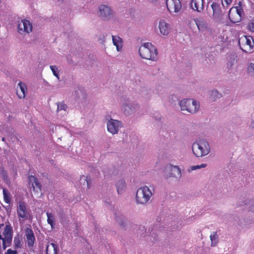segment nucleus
I'll return each instance as SVG.
<instances>
[{
    "instance_id": "obj_24",
    "label": "nucleus",
    "mask_w": 254,
    "mask_h": 254,
    "mask_svg": "<svg viewBox=\"0 0 254 254\" xmlns=\"http://www.w3.org/2000/svg\"><path fill=\"white\" fill-rule=\"evenodd\" d=\"M13 243L14 249H18L22 248L21 238L19 236H16L14 238Z\"/></svg>"
},
{
    "instance_id": "obj_21",
    "label": "nucleus",
    "mask_w": 254,
    "mask_h": 254,
    "mask_svg": "<svg viewBox=\"0 0 254 254\" xmlns=\"http://www.w3.org/2000/svg\"><path fill=\"white\" fill-rule=\"evenodd\" d=\"M46 254H57V246L54 243L48 245L46 248Z\"/></svg>"
},
{
    "instance_id": "obj_31",
    "label": "nucleus",
    "mask_w": 254,
    "mask_h": 254,
    "mask_svg": "<svg viewBox=\"0 0 254 254\" xmlns=\"http://www.w3.org/2000/svg\"><path fill=\"white\" fill-rule=\"evenodd\" d=\"M247 29L251 32H254V19H252L249 22Z\"/></svg>"
},
{
    "instance_id": "obj_33",
    "label": "nucleus",
    "mask_w": 254,
    "mask_h": 254,
    "mask_svg": "<svg viewBox=\"0 0 254 254\" xmlns=\"http://www.w3.org/2000/svg\"><path fill=\"white\" fill-rule=\"evenodd\" d=\"M12 237H4L2 239V241L5 242L7 244V246L11 245Z\"/></svg>"
},
{
    "instance_id": "obj_13",
    "label": "nucleus",
    "mask_w": 254,
    "mask_h": 254,
    "mask_svg": "<svg viewBox=\"0 0 254 254\" xmlns=\"http://www.w3.org/2000/svg\"><path fill=\"white\" fill-rule=\"evenodd\" d=\"M191 8L198 12H201L204 9V0H191Z\"/></svg>"
},
{
    "instance_id": "obj_4",
    "label": "nucleus",
    "mask_w": 254,
    "mask_h": 254,
    "mask_svg": "<svg viewBox=\"0 0 254 254\" xmlns=\"http://www.w3.org/2000/svg\"><path fill=\"white\" fill-rule=\"evenodd\" d=\"M181 110L186 111L188 113L194 114L197 112L200 105L198 102L190 99L182 100L180 102Z\"/></svg>"
},
{
    "instance_id": "obj_15",
    "label": "nucleus",
    "mask_w": 254,
    "mask_h": 254,
    "mask_svg": "<svg viewBox=\"0 0 254 254\" xmlns=\"http://www.w3.org/2000/svg\"><path fill=\"white\" fill-rule=\"evenodd\" d=\"M25 236L28 247H33L34 244L35 238L33 231L31 228H27L25 229Z\"/></svg>"
},
{
    "instance_id": "obj_6",
    "label": "nucleus",
    "mask_w": 254,
    "mask_h": 254,
    "mask_svg": "<svg viewBox=\"0 0 254 254\" xmlns=\"http://www.w3.org/2000/svg\"><path fill=\"white\" fill-rule=\"evenodd\" d=\"M243 14V9L241 6H235L230 8L228 16L230 20L235 23L241 21Z\"/></svg>"
},
{
    "instance_id": "obj_1",
    "label": "nucleus",
    "mask_w": 254,
    "mask_h": 254,
    "mask_svg": "<svg viewBox=\"0 0 254 254\" xmlns=\"http://www.w3.org/2000/svg\"><path fill=\"white\" fill-rule=\"evenodd\" d=\"M140 57L145 59L156 61L157 59V51L150 43H145L139 49Z\"/></svg>"
},
{
    "instance_id": "obj_42",
    "label": "nucleus",
    "mask_w": 254,
    "mask_h": 254,
    "mask_svg": "<svg viewBox=\"0 0 254 254\" xmlns=\"http://www.w3.org/2000/svg\"><path fill=\"white\" fill-rule=\"evenodd\" d=\"M2 141H5V138H4V137H3V138H2Z\"/></svg>"
},
{
    "instance_id": "obj_22",
    "label": "nucleus",
    "mask_w": 254,
    "mask_h": 254,
    "mask_svg": "<svg viewBox=\"0 0 254 254\" xmlns=\"http://www.w3.org/2000/svg\"><path fill=\"white\" fill-rule=\"evenodd\" d=\"M2 193H3V195L4 201L8 204H10V203H11V194L10 193L9 191L5 188H3Z\"/></svg>"
},
{
    "instance_id": "obj_27",
    "label": "nucleus",
    "mask_w": 254,
    "mask_h": 254,
    "mask_svg": "<svg viewBox=\"0 0 254 254\" xmlns=\"http://www.w3.org/2000/svg\"><path fill=\"white\" fill-rule=\"evenodd\" d=\"M12 229L10 225H6L3 232L4 237H12Z\"/></svg>"
},
{
    "instance_id": "obj_34",
    "label": "nucleus",
    "mask_w": 254,
    "mask_h": 254,
    "mask_svg": "<svg viewBox=\"0 0 254 254\" xmlns=\"http://www.w3.org/2000/svg\"><path fill=\"white\" fill-rule=\"evenodd\" d=\"M233 0H221L222 4L223 7H228L232 3Z\"/></svg>"
},
{
    "instance_id": "obj_19",
    "label": "nucleus",
    "mask_w": 254,
    "mask_h": 254,
    "mask_svg": "<svg viewBox=\"0 0 254 254\" xmlns=\"http://www.w3.org/2000/svg\"><path fill=\"white\" fill-rule=\"evenodd\" d=\"M112 41L114 45L116 47L117 51H120L122 48V39L119 36H112Z\"/></svg>"
},
{
    "instance_id": "obj_26",
    "label": "nucleus",
    "mask_w": 254,
    "mask_h": 254,
    "mask_svg": "<svg viewBox=\"0 0 254 254\" xmlns=\"http://www.w3.org/2000/svg\"><path fill=\"white\" fill-rule=\"evenodd\" d=\"M80 183L85 185L86 183L87 189H90L91 187V180L88 176H82L80 179Z\"/></svg>"
},
{
    "instance_id": "obj_12",
    "label": "nucleus",
    "mask_w": 254,
    "mask_h": 254,
    "mask_svg": "<svg viewBox=\"0 0 254 254\" xmlns=\"http://www.w3.org/2000/svg\"><path fill=\"white\" fill-rule=\"evenodd\" d=\"M160 33L164 36H167L171 32V26L164 20L161 19L159 22L158 25Z\"/></svg>"
},
{
    "instance_id": "obj_32",
    "label": "nucleus",
    "mask_w": 254,
    "mask_h": 254,
    "mask_svg": "<svg viewBox=\"0 0 254 254\" xmlns=\"http://www.w3.org/2000/svg\"><path fill=\"white\" fill-rule=\"evenodd\" d=\"M248 72L254 75V64L253 63L250 64L248 67Z\"/></svg>"
},
{
    "instance_id": "obj_35",
    "label": "nucleus",
    "mask_w": 254,
    "mask_h": 254,
    "mask_svg": "<svg viewBox=\"0 0 254 254\" xmlns=\"http://www.w3.org/2000/svg\"><path fill=\"white\" fill-rule=\"evenodd\" d=\"M50 68H51V70L52 71L53 74L59 79V75H58V73L56 71V70L57 69V67L55 65H51Z\"/></svg>"
},
{
    "instance_id": "obj_23",
    "label": "nucleus",
    "mask_w": 254,
    "mask_h": 254,
    "mask_svg": "<svg viewBox=\"0 0 254 254\" xmlns=\"http://www.w3.org/2000/svg\"><path fill=\"white\" fill-rule=\"evenodd\" d=\"M117 190L118 193H120L125 190L126 187V184L124 180L119 181L116 184Z\"/></svg>"
},
{
    "instance_id": "obj_10",
    "label": "nucleus",
    "mask_w": 254,
    "mask_h": 254,
    "mask_svg": "<svg viewBox=\"0 0 254 254\" xmlns=\"http://www.w3.org/2000/svg\"><path fill=\"white\" fill-rule=\"evenodd\" d=\"M18 29L21 34L22 32L29 33L32 30V25L29 20L24 19L19 22Z\"/></svg>"
},
{
    "instance_id": "obj_9",
    "label": "nucleus",
    "mask_w": 254,
    "mask_h": 254,
    "mask_svg": "<svg viewBox=\"0 0 254 254\" xmlns=\"http://www.w3.org/2000/svg\"><path fill=\"white\" fill-rule=\"evenodd\" d=\"M29 185L34 192L39 193L41 191L42 185L35 176L31 175L28 177Z\"/></svg>"
},
{
    "instance_id": "obj_44",
    "label": "nucleus",
    "mask_w": 254,
    "mask_h": 254,
    "mask_svg": "<svg viewBox=\"0 0 254 254\" xmlns=\"http://www.w3.org/2000/svg\"><path fill=\"white\" fill-rule=\"evenodd\" d=\"M23 254H27L24 253H23Z\"/></svg>"
},
{
    "instance_id": "obj_30",
    "label": "nucleus",
    "mask_w": 254,
    "mask_h": 254,
    "mask_svg": "<svg viewBox=\"0 0 254 254\" xmlns=\"http://www.w3.org/2000/svg\"><path fill=\"white\" fill-rule=\"evenodd\" d=\"M58 110H64L66 111L67 109V105L63 102H59L57 103Z\"/></svg>"
},
{
    "instance_id": "obj_39",
    "label": "nucleus",
    "mask_w": 254,
    "mask_h": 254,
    "mask_svg": "<svg viewBox=\"0 0 254 254\" xmlns=\"http://www.w3.org/2000/svg\"><path fill=\"white\" fill-rule=\"evenodd\" d=\"M2 175L3 176V177H7L6 172L5 171H2Z\"/></svg>"
},
{
    "instance_id": "obj_7",
    "label": "nucleus",
    "mask_w": 254,
    "mask_h": 254,
    "mask_svg": "<svg viewBox=\"0 0 254 254\" xmlns=\"http://www.w3.org/2000/svg\"><path fill=\"white\" fill-rule=\"evenodd\" d=\"M17 214L19 218L23 221L29 220L31 218L30 211L27 209L26 205L25 202L20 201L17 208Z\"/></svg>"
},
{
    "instance_id": "obj_14",
    "label": "nucleus",
    "mask_w": 254,
    "mask_h": 254,
    "mask_svg": "<svg viewBox=\"0 0 254 254\" xmlns=\"http://www.w3.org/2000/svg\"><path fill=\"white\" fill-rule=\"evenodd\" d=\"M27 86L26 84L21 81H20L17 87L16 94L20 99L24 98L27 92Z\"/></svg>"
},
{
    "instance_id": "obj_18",
    "label": "nucleus",
    "mask_w": 254,
    "mask_h": 254,
    "mask_svg": "<svg viewBox=\"0 0 254 254\" xmlns=\"http://www.w3.org/2000/svg\"><path fill=\"white\" fill-rule=\"evenodd\" d=\"M194 21L199 30L203 31L206 29L207 23L204 19L198 18L195 19Z\"/></svg>"
},
{
    "instance_id": "obj_16",
    "label": "nucleus",
    "mask_w": 254,
    "mask_h": 254,
    "mask_svg": "<svg viewBox=\"0 0 254 254\" xmlns=\"http://www.w3.org/2000/svg\"><path fill=\"white\" fill-rule=\"evenodd\" d=\"M99 14L104 18H109L112 15V11L108 6L102 5L99 7Z\"/></svg>"
},
{
    "instance_id": "obj_41",
    "label": "nucleus",
    "mask_w": 254,
    "mask_h": 254,
    "mask_svg": "<svg viewBox=\"0 0 254 254\" xmlns=\"http://www.w3.org/2000/svg\"><path fill=\"white\" fill-rule=\"evenodd\" d=\"M252 126V127L254 128V122L253 123Z\"/></svg>"
},
{
    "instance_id": "obj_3",
    "label": "nucleus",
    "mask_w": 254,
    "mask_h": 254,
    "mask_svg": "<svg viewBox=\"0 0 254 254\" xmlns=\"http://www.w3.org/2000/svg\"><path fill=\"white\" fill-rule=\"evenodd\" d=\"M152 193L147 187L144 186L139 188L136 193V201L137 203L146 204L150 199Z\"/></svg>"
},
{
    "instance_id": "obj_20",
    "label": "nucleus",
    "mask_w": 254,
    "mask_h": 254,
    "mask_svg": "<svg viewBox=\"0 0 254 254\" xmlns=\"http://www.w3.org/2000/svg\"><path fill=\"white\" fill-rule=\"evenodd\" d=\"M167 169L171 172L169 177H175L176 175H179L181 171L177 166L170 165L167 167Z\"/></svg>"
},
{
    "instance_id": "obj_40",
    "label": "nucleus",
    "mask_w": 254,
    "mask_h": 254,
    "mask_svg": "<svg viewBox=\"0 0 254 254\" xmlns=\"http://www.w3.org/2000/svg\"><path fill=\"white\" fill-rule=\"evenodd\" d=\"M3 238H2V236H1V234H0V240H1L2 241V239H3Z\"/></svg>"
},
{
    "instance_id": "obj_11",
    "label": "nucleus",
    "mask_w": 254,
    "mask_h": 254,
    "mask_svg": "<svg viewBox=\"0 0 254 254\" xmlns=\"http://www.w3.org/2000/svg\"><path fill=\"white\" fill-rule=\"evenodd\" d=\"M121 125V123L120 122L111 119L107 124L108 130L113 134L117 133Z\"/></svg>"
},
{
    "instance_id": "obj_8",
    "label": "nucleus",
    "mask_w": 254,
    "mask_h": 254,
    "mask_svg": "<svg viewBox=\"0 0 254 254\" xmlns=\"http://www.w3.org/2000/svg\"><path fill=\"white\" fill-rule=\"evenodd\" d=\"M166 4L170 13H177L182 8L181 2L180 0H166Z\"/></svg>"
},
{
    "instance_id": "obj_28",
    "label": "nucleus",
    "mask_w": 254,
    "mask_h": 254,
    "mask_svg": "<svg viewBox=\"0 0 254 254\" xmlns=\"http://www.w3.org/2000/svg\"><path fill=\"white\" fill-rule=\"evenodd\" d=\"M210 240L211 241L212 245L215 246L218 242V236L217 232H214L210 236Z\"/></svg>"
},
{
    "instance_id": "obj_17",
    "label": "nucleus",
    "mask_w": 254,
    "mask_h": 254,
    "mask_svg": "<svg viewBox=\"0 0 254 254\" xmlns=\"http://www.w3.org/2000/svg\"><path fill=\"white\" fill-rule=\"evenodd\" d=\"M213 10V17L218 18L221 15V10L219 3L216 2H213L211 4Z\"/></svg>"
},
{
    "instance_id": "obj_5",
    "label": "nucleus",
    "mask_w": 254,
    "mask_h": 254,
    "mask_svg": "<svg viewBox=\"0 0 254 254\" xmlns=\"http://www.w3.org/2000/svg\"><path fill=\"white\" fill-rule=\"evenodd\" d=\"M238 43L243 52L250 53L253 51L254 40L252 36L244 35L239 38Z\"/></svg>"
},
{
    "instance_id": "obj_38",
    "label": "nucleus",
    "mask_w": 254,
    "mask_h": 254,
    "mask_svg": "<svg viewBox=\"0 0 254 254\" xmlns=\"http://www.w3.org/2000/svg\"><path fill=\"white\" fill-rule=\"evenodd\" d=\"M7 247V244L5 242H4V241H2V249L5 250Z\"/></svg>"
},
{
    "instance_id": "obj_43",
    "label": "nucleus",
    "mask_w": 254,
    "mask_h": 254,
    "mask_svg": "<svg viewBox=\"0 0 254 254\" xmlns=\"http://www.w3.org/2000/svg\"><path fill=\"white\" fill-rule=\"evenodd\" d=\"M142 230L141 231H144V227H142Z\"/></svg>"
},
{
    "instance_id": "obj_36",
    "label": "nucleus",
    "mask_w": 254,
    "mask_h": 254,
    "mask_svg": "<svg viewBox=\"0 0 254 254\" xmlns=\"http://www.w3.org/2000/svg\"><path fill=\"white\" fill-rule=\"evenodd\" d=\"M207 166L206 164H202L200 165H196V166H193L191 167V170H194L197 169H200L201 168H205Z\"/></svg>"
},
{
    "instance_id": "obj_25",
    "label": "nucleus",
    "mask_w": 254,
    "mask_h": 254,
    "mask_svg": "<svg viewBox=\"0 0 254 254\" xmlns=\"http://www.w3.org/2000/svg\"><path fill=\"white\" fill-rule=\"evenodd\" d=\"M46 214L47 216L48 223L51 225L52 228H53L55 225L54 216L52 213L49 212H47Z\"/></svg>"
},
{
    "instance_id": "obj_2",
    "label": "nucleus",
    "mask_w": 254,
    "mask_h": 254,
    "mask_svg": "<svg viewBox=\"0 0 254 254\" xmlns=\"http://www.w3.org/2000/svg\"><path fill=\"white\" fill-rule=\"evenodd\" d=\"M192 150L195 156L200 157L209 153L210 146L205 140L199 139L193 143Z\"/></svg>"
},
{
    "instance_id": "obj_37",
    "label": "nucleus",
    "mask_w": 254,
    "mask_h": 254,
    "mask_svg": "<svg viewBox=\"0 0 254 254\" xmlns=\"http://www.w3.org/2000/svg\"><path fill=\"white\" fill-rule=\"evenodd\" d=\"M4 254H17L16 250H12L11 249H8Z\"/></svg>"
},
{
    "instance_id": "obj_29",
    "label": "nucleus",
    "mask_w": 254,
    "mask_h": 254,
    "mask_svg": "<svg viewBox=\"0 0 254 254\" xmlns=\"http://www.w3.org/2000/svg\"><path fill=\"white\" fill-rule=\"evenodd\" d=\"M221 97V94H219L217 90H212L210 98L211 100L215 101L216 99L220 98Z\"/></svg>"
}]
</instances>
